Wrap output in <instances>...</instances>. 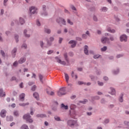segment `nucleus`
<instances>
[{"mask_svg":"<svg viewBox=\"0 0 129 129\" xmlns=\"http://www.w3.org/2000/svg\"><path fill=\"white\" fill-rule=\"evenodd\" d=\"M67 124L70 127H74V126H78L77 120L74 119H69L67 121Z\"/></svg>","mask_w":129,"mask_h":129,"instance_id":"f257e3e1","label":"nucleus"},{"mask_svg":"<svg viewBox=\"0 0 129 129\" xmlns=\"http://www.w3.org/2000/svg\"><path fill=\"white\" fill-rule=\"evenodd\" d=\"M24 119H25L27 122H33V119L31 118V115L30 113H27L23 116Z\"/></svg>","mask_w":129,"mask_h":129,"instance_id":"f03ea898","label":"nucleus"},{"mask_svg":"<svg viewBox=\"0 0 129 129\" xmlns=\"http://www.w3.org/2000/svg\"><path fill=\"white\" fill-rule=\"evenodd\" d=\"M56 22L57 24H59V25H61V24H62V25H64V26L66 25V21L62 18H57L56 20Z\"/></svg>","mask_w":129,"mask_h":129,"instance_id":"7ed1b4c3","label":"nucleus"},{"mask_svg":"<svg viewBox=\"0 0 129 129\" xmlns=\"http://www.w3.org/2000/svg\"><path fill=\"white\" fill-rule=\"evenodd\" d=\"M66 94V89L65 88H61L59 89V91L57 92V95L58 96H62Z\"/></svg>","mask_w":129,"mask_h":129,"instance_id":"20e7f679","label":"nucleus"},{"mask_svg":"<svg viewBox=\"0 0 129 129\" xmlns=\"http://www.w3.org/2000/svg\"><path fill=\"white\" fill-rule=\"evenodd\" d=\"M46 93H47L48 95H50V96H53V95H54L55 93L52 91L51 88L48 87L46 89Z\"/></svg>","mask_w":129,"mask_h":129,"instance_id":"39448f33","label":"nucleus"},{"mask_svg":"<svg viewBox=\"0 0 129 129\" xmlns=\"http://www.w3.org/2000/svg\"><path fill=\"white\" fill-rule=\"evenodd\" d=\"M120 41L121 42H126L127 41V36L125 34H123L120 36Z\"/></svg>","mask_w":129,"mask_h":129,"instance_id":"423d86ee","label":"nucleus"},{"mask_svg":"<svg viewBox=\"0 0 129 129\" xmlns=\"http://www.w3.org/2000/svg\"><path fill=\"white\" fill-rule=\"evenodd\" d=\"M38 9L34 6H32L30 8L29 11L31 14H37V11Z\"/></svg>","mask_w":129,"mask_h":129,"instance_id":"0eeeda50","label":"nucleus"},{"mask_svg":"<svg viewBox=\"0 0 129 129\" xmlns=\"http://www.w3.org/2000/svg\"><path fill=\"white\" fill-rule=\"evenodd\" d=\"M101 42L103 43V44H105L107 43V44H109L110 42L109 41V38L105 37H103L101 38Z\"/></svg>","mask_w":129,"mask_h":129,"instance_id":"6e6552de","label":"nucleus"},{"mask_svg":"<svg viewBox=\"0 0 129 129\" xmlns=\"http://www.w3.org/2000/svg\"><path fill=\"white\" fill-rule=\"evenodd\" d=\"M6 115H7V110H6L5 109L2 110L0 112V116H1L2 118H5Z\"/></svg>","mask_w":129,"mask_h":129,"instance_id":"1a4fd4ad","label":"nucleus"},{"mask_svg":"<svg viewBox=\"0 0 129 129\" xmlns=\"http://www.w3.org/2000/svg\"><path fill=\"white\" fill-rule=\"evenodd\" d=\"M69 44H72V48H75V47H76V44H77V41L74 40H72L69 42Z\"/></svg>","mask_w":129,"mask_h":129,"instance_id":"9d476101","label":"nucleus"},{"mask_svg":"<svg viewBox=\"0 0 129 129\" xmlns=\"http://www.w3.org/2000/svg\"><path fill=\"white\" fill-rule=\"evenodd\" d=\"M88 37H90V33H89L88 30L86 32L85 34H83L82 35V38H83V39H87Z\"/></svg>","mask_w":129,"mask_h":129,"instance_id":"9b49d317","label":"nucleus"},{"mask_svg":"<svg viewBox=\"0 0 129 129\" xmlns=\"http://www.w3.org/2000/svg\"><path fill=\"white\" fill-rule=\"evenodd\" d=\"M26 57H22L19 60L18 63L19 64H23V63H25L26 62Z\"/></svg>","mask_w":129,"mask_h":129,"instance_id":"f8f14e48","label":"nucleus"},{"mask_svg":"<svg viewBox=\"0 0 129 129\" xmlns=\"http://www.w3.org/2000/svg\"><path fill=\"white\" fill-rule=\"evenodd\" d=\"M25 96H26L25 93H22L19 95V100H21V101H24V100H25Z\"/></svg>","mask_w":129,"mask_h":129,"instance_id":"ddd939ff","label":"nucleus"},{"mask_svg":"<svg viewBox=\"0 0 129 129\" xmlns=\"http://www.w3.org/2000/svg\"><path fill=\"white\" fill-rule=\"evenodd\" d=\"M17 51H18V49L17 48L15 47L12 51V55L13 58H15L16 57V53H17Z\"/></svg>","mask_w":129,"mask_h":129,"instance_id":"4468645a","label":"nucleus"},{"mask_svg":"<svg viewBox=\"0 0 129 129\" xmlns=\"http://www.w3.org/2000/svg\"><path fill=\"white\" fill-rule=\"evenodd\" d=\"M84 52L86 55H89V53H88V46L85 45Z\"/></svg>","mask_w":129,"mask_h":129,"instance_id":"2eb2a0df","label":"nucleus"},{"mask_svg":"<svg viewBox=\"0 0 129 129\" xmlns=\"http://www.w3.org/2000/svg\"><path fill=\"white\" fill-rule=\"evenodd\" d=\"M110 89L111 90V92H109V93L111 94V95H115V89L112 87H110Z\"/></svg>","mask_w":129,"mask_h":129,"instance_id":"dca6fc26","label":"nucleus"},{"mask_svg":"<svg viewBox=\"0 0 129 129\" xmlns=\"http://www.w3.org/2000/svg\"><path fill=\"white\" fill-rule=\"evenodd\" d=\"M123 95L124 94L123 93H121L120 95V96L118 98L119 102H122L123 101Z\"/></svg>","mask_w":129,"mask_h":129,"instance_id":"f3484780","label":"nucleus"},{"mask_svg":"<svg viewBox=\"0 0 129 129\" xmlns=\"http://www.w3.org/2000/svg\"><path fill=\"white\" fill-rule=\"evenodd\" d=\"M36 117H40L41 118H44V117H47V115L45 114H38L36 115Z\"/></svg>","mask_w":129,"mask_h":129,"instance_id":"a211bd4d","label":"nucleus"},{"mask_svg":"<svg viewBox=\"0 0 129 129\" xmlns=\"http://www.w3.org/2000/svg\"><path fill=\"white\" fill-rule=\"evenodd\" d=\"M53 105H55L54 107H53L52 109L54 110V111H56L57 110V106H58V102L55 101L54 102Z\"/></svg>","mask_w":129,"mask_h":129,"instance_id":"6ab92c4d","label":"nucleus"},{"mask_svg":"<svg viewBox=\"0 0 129 129\" xmlns=\"http://www.w3.org/2000/svg\"><path fill=\"white\" fill-rule=\"evenodd\" d=\"M6 120L7 121H13L14 120V117L13 116H7L6 117Z\"/></svg>","mask_w":129,"mask_h":129,"instance_id":"aec40b11","label":"nucleus"},{"mask_svg":"<svg viewBox=\"0 0 129 129\" xmlns=\"http://www.w3.org/2000/svg\"><path fill=\"white\" fill-rule=\"evenodd\" d=\"M5 96H6V93L4 92L3 89H0V97H5Z\"/></svg>","mask_w":129,"mask_h":129,"instance_id":"412c9836","label":"nucleus"},{"mask_svg":"<svg viewBox=\"0 0 129 129\" xmlns=\"http://www.w3.org/2000/svg\"><path fill=\"white\" fill-rule=\"evenodd\" d=\"M19 23L21 25H24L26 22L25 21V19L22 17L19 18Z\"/></svg>","mask_w":129,"mask_h":129,"instance_id":"4be33fe9","label":"nucleus"},{"mask_svg":"<svg viewBox=\"0 0 129 129\" xmlns=\"http://www.w3.org/2000/svg\"><path fill=\"white\" fill-rule=\"evenodd\" d=\"M34 98H36L37 100H39V94L37 92H35L33 94Z\"/></svg>","mask_w":129,"mask_h":129,"instance_id":"5701e85b","label":"nucleus"},{"mask_svg":"<svg viewBox=\"0 0 129 129\" xmlns=\"http://www.w3.org/2000/svg\"><path fill=\"white\" fill-rule=\"evenodd\" d=\"M99 99H100V97L98 96L92 97V100L93 101H94V100H99Z\"/></svg>","mask_w":129,"mask_h":129,"instance_id":"b1692460","label":"nucleus"},{"mask_svg":"<svg viewBox=\"0 0 129 129\" xmlns=\"http://www.w3.org/2000/svg\"><path fill=\"white\" fill-rule=\"evenodd\" d=\"M108 9L105 7H102L101 9H100V11L103 12H107Z\"/></svg>","mask_w":129,"mask_h":129,"instance_id":"393cba45","label":"nucleus"},{"mask_svg":"<svg viewBox=\"0 0 129 129\" xmlns=\"http://www.w3.org/2000/svg\"><path fill=\"white\" fill-rule=\"evenodd\" d=\"M15 24H16V25H19V21H18V20H13L11 22V26H14Z\"/></svg>","mask_w":129,"mask_h":129,"instance_id":"a878e982","label":"nucleus"},{"mask_svg":"<svg viewBox=\"0 0 129 129\" xmlns=\"http://www.w3.org/2000/svg\"><path fill=\"white\" fill-rule=\"evenodd\" d=\"M61 108L62 109H66L67 110L68 109V105H65L63 103L61 104Z\"/></svg>","mask_w":129,"mask_h":129,"instance_id":"bb28decb","label":"nucleus"},{"mask_svg":"<svg viewBox=\"0 0 129 129\" xmlns=\"http://www.w3.org/2000/svg\"><path fill=\"white\" fill-rule=\"evenodd\" d=\"M112 73L115 75H116V74H118V73H119V69H117L116 70L113 71Z\"/></svg>","mask_w":129,"mask_h":129,"instance_id":"cd10ccee","label":"nucleus"},{"mask_svg":"<svg viewBox=\"0 0 129 129\" xmlns=\"http://www.w3.org/2000/svg\"><path fill=\"white\" fill-rule=\"evenodd\" d=\"M64 76L67 82H68L69 81V76L66 73H64Z\"/></svg>","mask_w":129,"mask_h":129,"instance_id":"c85d7f7f","label":"nucleus"},{"mask_svg":"<svg viewBox=\"0 0 129 129\" xmlns=\"http://www.w3.org/2000/svg\"><path fill=\"white\" fill-rule=\"evenodd\" d=\"M21 129H29V127L27 124H23L21 127Z\"/></svg>","mask_w":129,"mask_h":129,"instance_id":"c756f323","label":"nucleus"},{"mask_svg":"<svg viewBox=\"0 0 129 129\" xmlns=\"http://www.w3.org/2000/svg\"><path fill=\"white\" fill-rule=\"evenodd\" d=\"M27 30H24V35L25 36V37H26V38H30V35L29 34H27Z\"/></svg>","mask_w":129,"mask_h":129,"instance_id":"7c9ffc66","label":"nucleus"},{"mask_svg":"<svg viewBox=\"0 0 129 129\" xmlns=\"http://www.w3.org/2000/svg\"><path fill=\"white\" fill-rule=\"evenodd\" d=\"M19 64V61L16 60L14 62H13V66H14V67H17Z\"/></svg>","mask_w":129,"mask_h":129,"instance_id":"2f4dec72","label":"nucleus"},{"mask_svg":"<svg viewBox=\"0 0 129 129\" xmlns=\"http://www.w3.org/2000/svg\"><path fill=\"white\" fill-rule=\"evenodd\" d=\"M39 77L40 81L41 82V83H44V82H43V75L39 74Z\"/></svg>","mask_w":129,"mask_h":129,"instance_id":"473e14b6","label":"nucleus"},{"mask_svg":"<svg viewBox=\"0 0 129 129\" xmlns=\"http://www.w3.org/2000/svg\"><path fill=\"white\" fill-rule=\"evenodd\" d=\"M54 119L56 121H61V119L60 118V117L55 116H54Z\"/></svg>","mask_w":129,"mask_h":129,"instance_id":"72a5a7b5","label":"nucleus"},{"mask_svg":"<svg viewBox=\"0 0 129 129\" xmlns=\"http://www.w3.org/2000/svg\"><path fill=\"white\" fill-rule=\"evenodd\" d=\"M106 50H107V47L106 46H103L101 48V51H102V52H104L106 51Z\"/></svg>","mask_w":129,"mask_h":129,"instance_id":"f704fd0d","label":"nucleus"},{"mask_svg":"<svg viewBox=\"0 0 129 129\" xmlns=\"http://www.w3.org/2000/svg\"><path fill=\"white\" fill-rule=\"evenodd\" d=\"M108 32H109V33H114L115 32V30L114 29H111L110 28H108L107 29Z\"/></svg>","mask_w":129,"mask_h":129,"instance_id":"c9c22d12","label":"nucleus"},{"mask_svg":"<svg viewBox=\"0 0 129 129\" xmlns=\"http://www.w3.org/2000/svg\"><path fill=\"white\" fill-rule=\"evenodd\" d=\"M14 115L15 116H19V111H18V110L14 111Z\"/></svg>","mask_w":129,"mask_h":129,"instance_id":"e433bc0d","label":"nucleus"},{"mask_svg":"<svg viewBox=\"0 0 129 129\" xmlns=\"http://www.w3.org/2000/svg\"><path fill=\"white\" fill-rule=\"evenodd\" d=\"M59 63L61 65H66V62L65 61H62L61 60H59Z\"/></svg>","mask_w":129,"mask_h":129,"instance_id":"4c0bfd02","label":"nucleus"},{"mask_svg":"<svg viewBox=\"0 0 129 129\" xmlns=\"http://www.w3.org/2000/svg\"><path fill=\"white\" fill-rule=\"evenodd\" d=\"M100 54H96L93 56V58L94 59H98V58L100 57Z\"/></svg>","mask_w":129,"mask_h":129,"instance_id":"58836bf2","label":"nucleus"},{"mask_svg":"<svg viewBox=\"0 0 129 129\" xmlns=\"http://www.w3.org/2000/svg\"><path fill=\"white\" fill-rule=\"evenodd\" d=\"M87 101H88L87 99H84L83 101H80L79 103H83V104H85V103H86Z\"/></svg>","mask_w":129,"mask_h":129,"instance_id":"ea45409f","label":"nucleus"},{"mask_svg":"<svg viewBox=\"0 0 129 129\" xmlns=\"http://www.w3.org/2000/svg\"><path fill=\"white\" fill-rule=\"evenodd\" d=\"M19 105L20 106H26L27 105H29V103H20Z\"/></svg>","mask_w":129,"mask_h":129,"instance_id":"a19ab883","label":"nucleus"},{"mask_svg":"<svg viewBox=\"0 0 129 129\" xmlns=\"http://www.w3.org/2000/svg\"><path fill=\"white\" fill-rule=\"evenodd\" d=\"M69 33L70 34V35H71L72 36H74V31L73 30V29H71L70 31H69Z\"/></svg>","mask_w":129,"mask_h":129,"instance_id":"79ce46f5","label":"nucleus"},{"mask_svg":"<svg viewBox=\"0 0 129 129\" xmlns=\"http://www.w3.org/2000/svg\"><path fill=\"white\" fill-rule=\"evenodd\" d=\"M45 32V33H47V34H51V30L49 29H46Z\"/></svg>","mask_w":129,"mask_h":129,"instance_id":"37998d69","label":"nucleus"},{"mask_svg":"<svg viewBox=\"0 0 129 129\" xmlns=\"http://www.w3.org/2000/svg\"><path fill=\"white\" fill-rule=\"evenodd\" d=\"M78 83L79 85H82V84H84L85 85H86V83H84L83 81H79Z\"/></svg>","mask_w":129,"mask_h":129,"instance_id":"c03bdc74","label":"nucleus"},{"mask_svg":"<svg viewBox=\"0 0 129 129\" xmlns=\"http://www.w3.org/2000/svg\"><path fill=\"white\" fill-rule=\"evenodd\" d=\"M15 40H16V43H18V42H19V40L18 39H19V35H15Z\"/></svg>","mask_w":129,"mask_h":129,"instance_id":"a18cd8bd","label":"nucleus"},{"mask_svg":"<svg viewBox=\"0 0 129 129\" xmlns=\"http://www.w3.org/2000/svg\"><path fill=\"white\" fill-rule=\"evenodd\" d=\"M93 19L95 22H97L98 21V19H97V17L96 16H94L93 17Z\"/></svg>","mask_w":129,"mask_h":129,"instance_id":"49530a36","label":"nucleus"},{"mask_svg":"<svg viewBox=\"0 0 129 129\" xmlns=\"http://www.w3.org/2000/svg\"><path fill=\"white\" fill-rule=\"evenodd\" d=\"M36 88H37V86L36 85H34L32 87L31 90H32V91H35Z\"/></svg>","mask_w":129,"mask_h":129,"instance_id":"de8ad7c7","label":"nucleus"},{"mask_svg":"<svg viewBox=\"0 0 129 129\" xmlns=\"http://www.w3.org/2000/svg\"><path fill=\"white\" fill-rule=\"evenodd\" d=\"M63 56H64V59L68 58V54L67 52H65L63 54Z\"/></svg>","mask_w":129,"mask_h":129,"instance_id":"09e8293b","label":"nucleus"},{"mask_svg":"<svg viewBox=\"0 0 129 129\" xmlns=\"http://www.w3.org/2000/svg\"><path fill=\"white\" fill-rule=\"evenodd\" d=\"M71 8L72 10H73V11H77V9H76V8H75V6L72 5L71 6Z\"/></svg>","mask_w":129,"mask_h":129,"instance_id":"8fccbe9b","label":"nucleus"},{"mask_svg":"<svg viewBox=\"0 0 129 129\" xmlns=\"http://www.w3.org/2000/svg\"><path fill=\"white\" fill-rule=\"evenodd\" d=\"M1 52L3 57H4L5 58V57H6V53H5V51L4 50H1Z\"/></svg>","mask_w":129,"mask_h":129,"instance_id":"3c124183","label":"nucleus"},{"mask_svg":"<svg viewBox=\"0 0 129 129\" xmlns=\"http://www.w3.org/2000/svg\"><path fill=\"white\" fill-rule=\"evenodd\" d=\"M67 22L68 23V24H69L70 25H71L72 26L73 25V22H72L70 19H68L67 20Z\"/></svg>","mask_w":129,"mask_h":129,"instance_id":"603ef678","label":"nucleus"},{"mask_svg":"<svg viewBox=\"0 0 129 129\" xmlns=\"http://www.w3.org/2000/svg\"><path fill=\"white\" fill-rule=\"evenodd\" d=\"M106 102V101H105V99L104 98H102L101 100V103H102L103 104H104Z\"/></svg>","mask_w":129,"mask_h":129,"instance_id":"864d4df0","label":"nucleus"},{"mask_svg":"<svg viewBox=\"0 0 129 129\" xmlns=\"http://www.w3.org/2000/svg\"><path fill=\"white\" fill-rule=\"evenodd\" d=\"M40 44L41 48L43 49V48H44V42H43V41H40Z\"/></svg>","mask_w":129,"mask_h":129,"instance_id":"5fc2aeb1","label":"nucleus"},{"mask_svg":"<svg viewBox=\"0 0 129 129\" xmlns=\"http://www.w3.org/2000/svg\"><path fill=\"white\" fill-rule=\"evenodd\" d=\"M53 52H54V50H48V51H47V54H48V55H51V54L52 53H53Z\"/></svg>","mask_w":129,"mask_h":129,"instance_id":"6e6d98bb","label":"nucleus"},{"mask_svg":"<svg viewBox=\"0 0 129 129\" xmlns=\"http://www.w3.org/2000/svg\"><path fill=\"white\" fill-rule=\"evenodd\" d=\"M36 25L37 26H38V27H40V26H41V23H40V21H39V20H37L36 21Z\"/></svg>","mask_w":129,"mask_h":129,"instance_id":"4d7b16f0","label":"nucleus"},{"mask_svg":"<svg viewBox=\"0 0 129 129\" xmlns=\"http://www.w3.org/2000/svg\"><path fill=\"white\" fill-rule=\"evenodd\" d=\"M62 41H63V38L59 37V40H58L59 44H61V43H62Z\"/></svg>","mask_w":129,"mask_h":129,"instance_id":"13d9d810","label":"nucleus"},{"mask_svg":"<svg viewBox=\"0 0 129 129\" xmlns=\"http://www.w3.org/2000/svg\"><path fill=\"white\" fill-rule=\"evenodd\" d=\"M27 47H28V46L26 43L23 44L22 46V48H24V49H27Z\"/></svg>","mask_w":129,"mask_h":129,"instance_id":"bf43d9fd","label":"nucleus"},{"mask_svg":"<svg viewBox=\"0 0 129 129\" xmlns=\"http://www.w3.org/2000/svg\"><path fill=\"white\" fill-rule=\"evenodd\" d=\"M52 45V41L47 40V46H51Z\"/></svg>","mask_w":129,"mask_h":129,"instance_id":"052dcab7","label":"nucleus"},{"mask_svg":"<svg viewBox=\"0 0 129 129\" xmlns=\"http://www.w3.org/2000/svg\"><path fill=\"white\" fill-rule=\"evenodd\" d=\"M90 11L91 12H93V11H95V7H92L89 9Z\"/></svg>","mask_w":129,"mask_h":129,"instance_id":"680f3d73","label":"nucleus"},{"mask_svg":"<svg viewBox=\"0 0 129 129\" xmlns=\"http://www.w3.org/2000/svg\"><path fill=\"white\" fill-rule=\"evenodd\" d=\"M55 60H56V61L57 62V63H59L60 60H61V59H60V58H59V57H58V56H55Z\"/></svg>","mask_w":129,"mask_h":129,"instance_id":"e2e57ef3","label":"nucleus"},{"mask_svg":"<svg viewBox=\"0 0 129 129\" xmlns=\"http://www.w3.org/2000/svg\"><path fill=\"white\" fill-rule=\"evenodd\" d=\"M98 84L99 86H103V82L98 81Z\"/></svg>","mask_w":129,"mask_h":129,"instance_id":"0e129e2a","label":"nucleus"},{"mask_svg":"<svg viewBox=\"0 0 129 129\" xmlns=\"http://www.w3.org/2000/svg\"><path fill=\"white\" fill-rule=\"evenodd\" d=\"M69 55L71 56V57H73V56H74V53H73V52H69Z\"/></svg>","mask_w":129,"mask_h":129,"instance_id":"69168bd1","label":"nucleus"},{"mask_svg":"<svg viewBox=\"0 0 129 129\" xmlns=\"http://www.w3.org/2000/svg\"><path fill=\"white\" fill-rule=\"evenodd\" d=\"M124 123L125 124V125H126V126H129V122L127 121H125L124 122Z\"/></svg>","mask_w":129,"mask_h":129,"instance_id":"338daca9","label":"nucleus"},{"mask_svg":"<svg viewBox=\"0 0 129 129\" xmlns=\"http://www.w3.org/2000/svg\"><path fill=\"white\" fill-rule=\"evenodd\" d=\"M77 41H80V42H81V41H82V38H81V37H77L76 38Z\"/></svg>","mask_w":129,"mask_h":129,"instance_id":"774afa93","label":"nucleus"}]
</instances>
